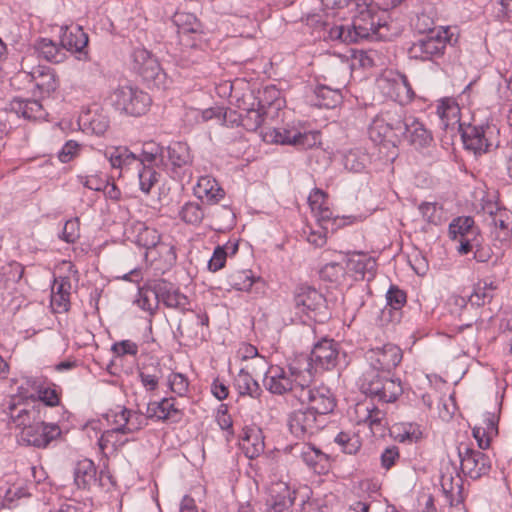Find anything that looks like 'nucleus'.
I'll list each match as a JSON object with an SVG mask.
<instances>
[{"label": "nucleus", "mask_w": 512, "mask_h": 512, "mask_svg": "<svg viewBox=\"0 0 512 512\" xmlns=\"http://www.w3.org/2000/svg\"><path fill=\"white\" fill-rule=\"evenodd\" d=\"M449 30H429V33L412 43L408 49L411 58L420 60H432L443 55L446 48Z\"/></svg>", "instance_id": "0eeeda50"}, {"label": "nucleus", "mask_w": 512, "mask_h": 512, "mask_svg": "<svg viewBox=\"0 0 512 512\" xmlns=\"http://www.w3.org/2000/svg\"><path fill=\"white\" fill-rule=\"evenodd\" d=\"M96 481V467L89 459L79 461L74 468V482L79 489H89Z\"/></svg>", "instance_id": "2f4dec72"}, {"label": "nucleus", "mask_w": 512, "mask_h": 512, "mask_svg": "<svg viewBox=\"0 0 512 512\" xmlns=\"http://www.w3.org/2000/svg\"><path fill=\"white\" fill-rule=\"evenodd\" d=\"M407 126L404 138L416 148H423L430 145L433 140L432 134L415 117L409 116L406 120Z\"/></svg>", "instance_id": "b1692460"}, {"label": "nucleus", "mask_w": 512, "mask_h": 512, "mask_svg": "<svg viewBox=\"0 0 512 512\" xmlns=\"http://www.w3.org/2000/svg\"><path fill=\"white\" fill-rule=\"evenodd\" d=\"M343 273L344 268L338 262L327 263L319 270L320 278L328 282H336Z\"/></svg>", "instance_id": "603ef678"}, {"label": "nucleus", "mask_w": 512, "mask_h": 512, "mask_svg": "<svg viewBox=\"0 0 512 512\" xmlns=\"http://www.w3.org/2000/svg\"><path fill=\"white\" fill-rule=\"evenodd\" d=\"M41 415H40V404L38 406H32L30 408V410L26 413H24L21 417V419L19 421H16L14 424L17 426V427H22L23 428H26V427H30L32 425H34L35 423H37V421L41 420Z\"/></svg>", "instance_id": "6e6d98bb"}, {"label": "nucleus", "mask_w": 512, "mask_h": 512, "mask_svg": "<svg viewBox=\"0 0 512 512\" xmlns=\"http://www.w3.org/2000/svg\"><path fill=\"white\" fill-rule=\"evenodd\" d=\"M151 293L155 303L162 302L168 308L185 310L188 305V298L171 282L164 279L151 281Z\"/></svg>", "instance_id": "ddd939ff"}, {"label": "nucleus", "mask_w": 512, "mask_h": 512, "mask_svg": "<svg viewBox=\"0 0 512 512\" xmlns=\"http://www.w3.org/2000/svg\"><path fill=\"white\" fill-rule=\"evenodd\" d=\"M147 419L149 418L146 412L129 409L128 423L125 426L126 434L135 433L143 429L147 425Z\"/></svg>", "instance_id": "8fccbe9b"}, {"label": "nucleus", "mask_w": 512, "mask_h": 512, "mask_svg": "<svg viewBox=\"0 0 512 512\" xmlns=\"http://www.w3.org/2000/svg\"><path fill=\"white\" fill-rule=\"evenodd\" d=\"M169 385L174 393L182 396L187 392L189 383L188 379L183 374L173 373L169 377Z\"/></svg>", "instance_id": "4d7b16f0"}, {"label": "nucleus", "mask_w": 512, "mask_h": 512, "mask_svg": "<svg viewBox=\"0 0 512 512\" xmlns=\"http://www.w3.org/2000/svg\"><path fill=\"white\" fill-rule=\"evenodd\" d=\"M267 104L270 105L271 102H267ZM265 106L264 100L260 99L258 108L243 109V112L239 113V125L247 131H256L264 121Z\"/></svg>", "instance_id": "7c9ffc66"}, {"label": "nucleus", "mask_w": 512, "mask_h": 512, "mask_svg": "<svg viewBox=\"0 0 512 512\" xmlns=\"http://www.w3.org/2000/svg\"><path fill=\"white\" fill-rule=\"evenodd\" d=\"M35 51L39 56L51 63L59 64L66 60L67 54L62 45H58L48 38H40L34 44Z\"/></svg>", "instance_id": "c85d7f7f"}, {"label": "nucleus", "mask_w": 512, "mask_h": 512, "mask_svg": "<svg viewBox=\"0 0 512 512\" xmlns=\"http://www.w3.org/2000/svg\"><path fill=\"white\" fill-rule=\"evenodd\" d=\"M234 386L242 396L247 395L257 399L262 394L259 383L244 369H241L234 378Z\"/></svg>", "instance_id": "72a5a7b5"}, {"label": "nucleus", "mask_w": 512, "mask_h": 512, "mask_svg": "<svg viewBox=\"0 0 512 512\" xmlns=\"http://www.w3.org/2000/svg\"><path fill=\"white\" fill-rule=\"evenodd\" d=\"M179 215L186 224H198L204 218V210L196 202L186 203L180 210Z\"/></svg>", "instance_id": "37998d69"}, {"label": "nucleus", "mask_w": 512, "mask_h": 512, "mask_svg": "<svg viewBox=\"0 0 512 512\" xmlns=\"http://www.w3.org/2000/svg\"><path fill=\"white\" fill-rule=\"evenodd\" d=\"M461 471L471 479H478L489 473L491 460L488 455L480 450H475L461 444L458 447Z\"/></svg>", "instance_id": "9d476101"}, {"label": "nucleus", "mask_w": 512, "mask_h": 512, "mask_svg": "<svg viewBox=\"0 0 512 512\" xmlns=\"http://www.w3.org/2000/svg\"><path fill=\"white\" fill-rule=\"evenodd\" d=\"M327 9L348 8L352 13L351 27L334 25L328 30V37L333 41L353 43L366 39L376 33L375 23L369 9L371 0H321Z\"/></svg>", "instance_id": "f03ea898"}, {"label": "nucleus", "mask_w": 512, "mask_h": 512, "mask_svg": "<svg viewBox=\"0 0 512 512\" xmlns=\"http://www.w3.org/2000/svg\"><path fill=\"white\" fill-rule=\"evenodd\" d=\"M136 72L149 86L157 89H166L169 84L167 74L160 67L158 60L151 54L147 63L136 66Z\"/></svg>", "instance_id": "6ab92c4d"}, {"label": "nucleus", "mask_w": 512, "mask_h": 512, "mask_svg": "<svg viewBox=\"0 0 512 512\" xmlns=\"http://www.w3.org/2000/svg\"><path fill=\"white\" fill-rule=\"evenodd\" d=\"M36 395H31L32 398H37L46 406H56L60 402L59 395L54 388L44 385L37 386L35 390Z\"/></svg>", "instance_id": "de8ad7c7"}, {"label": "nucleus", "mask_w": 512, "mask_h": 512, "mask_svg": "<svg viewBox=\"0 0 512 512\" xmlns=\"http://www.w3.org/2000/svg\"><path fill=\"white\" fill-rule=\"evenodd\" d=\"M478 226H449L450 234H453V238L456 239V235H460V246L458 251L461 254H467L472 250V243L469 238V234H475Z\"/></svg>", "instance_id": "ea45409f"}, {"label": "nucleus", "mask_w": 512, "mask_h": 512, "mask_svg": "<svg viewBox=\"0 0 512 512\" xmlns=\"http://www.w3.org/2000/svg\"><path fill=\"white\" fill-rule=\"evenodd\" d=\"M109 99L116 110L134 117L144 115L152 102L146 92L133 86H119L111 93Z\"/></svg>", "instance_id": "39448f33"}, {"label": "nucleus", "mask_w": 512, "mask_h": 512, "mask_svg": "<svg viewBox=\"0 0 512 512\" xmlns=\"http://www.w3.org/2000/svg\"><path fill=\"white\" fill-rule=\"evenodd\" d=\"M182 416L183 412L175 405L174 399L167 398V406L165 414L162 415V421H170L172 423H177L181 421Z\"/></svg>", "instance_id": "0e129e2a"}, {"label": "nucleus", "mask_w": 512, "mask_h": 512, "mask_svg": "<svg viewBox=\"0 0 512 512\" xmlns=\"http://www.w3.org/2000/svg\"><path fill=\"white\" fill-rule=\"evenodd\" d=\"M131 233L135 234L134 243L146 249L145 259H156L154 255L158 245L162 242L160 233L154 226H130Z\"/></svg>", "instance_id": "a211bd4d"}, {"label": "nucleus", "mask_w": 512, "mask_h": 512, "mask_svg": "<svg viewBox=\"0 0 512 512\" xmlns=\"http://www.w3.org/2000/svg\"><path fill=\"white\" fill-rule=\"evenodd\" d=\"M399 449L397 446H390L385 448V450L381 454V466L388 470L393 465H395L396 461L399 459Z\"/></svg>", "instance_id": "680f3d73"}, {"label": "nucleus", "mask_w": 512, "mask_h": 512, "mask_svg": "<svg viewBox=\"0 0 512 512\" xmlns=\"http://www.w3.org/2000/svg\"><path fill=\"white\" fill-rule=\"evenodd\" d=\"M166 406L167 398H163L161 401L148 403L146 408L147 417L150 419L162 421V415L165 414Z\"/></svg>", "instance_id": "bf43d9fd"}, {"label": "nucleus", "mask_w": 512, "mask_h": 512, "mask_svg": "<svg viewBox=\"0 0 512 512\" xmlns=\"http://www.w3.org/2000/svg\"><path fill=\"white\" fill-rule=\"evenodd\" d=\"M172 22L177 26L178 34L182 42L185 37L189 35H200L203 30L201 22L192 13L177 11L172 16Z\"/></svg>", "instance_id": "bb28decb"}, {"label": "nucleus", "mask_w": 512, "mask_h": 512, "mask_svg": "<svg viewBox=\"0 0 512 512\" xmlns=\"http://www.w3.org/2000/svg\"><path fill=\"white\" fill-rule=\"evenodd\" d=\"M300 456L306 465L318 474H325L330 469L331 457L310 444L302 447Z\"/></svg>", "instance_id": "5701e85b"}, {"label": "nucleus", "mask_w": 512, "mask_h": 512, "mask_svg": "<svg viewBox=\"0 0 512 512\" xmlns=\"http://www.w3.org/2000/svg\"><path fill=\"white\" fill-rule=\"evenodd\" d=\"M168 159L172 165L173 172L180 177V170L191 166L192 156L187 144L176 142L167 148Z\"/></svg>", "instance_id": "c756f323"}, {"label": "nucleus", "mask_w": 512, "mask_h": 512, "mask_svg": "<svg viewBox=\"0 0 512 512\" xmlns=\"http://www.w3.org/2000/svg\"><path fill=\"white\" fill-rule=\"evenodd\" d=\"M35 87L44 94H50L57 88V79L55 73L46 67L37 69L32 73Z\"/></svg>", "instance_id": "c9c22d12"}, {"label": "nucleus", "mask_w": 512, "mask_h": 512, "mask_svg": "<svg viewBox=\"0 0 512 512\" xmlns=\"http://www.w3.org/2000/svg\"><path fill=\"white\" fill-rule=\"evenodd\" d=\"M301 236L310 244L322 247L327 241L326 226H303Z\"/></svg>", "instance_id": "79ce46f5"}, {"label": "nucleus", "mask_w": 512, "mask_h": 512, "mask_svg": "<svg viewBox=\"0 0 512 512\" xmlns=\"http://www.w3.org/2000/svg\"><path fill=\"white\" fill-rule=\"evenodd\" d=\"M226 250L221 246H217L213 252L211 259L208 262V268L212 272L222 269L226 263Z\"/></svg>", "instance_id": "13d9d810"}, {"label": "nucleus", "mask_w": 512, "mask_h": 512, "mask_svg": "<svg viewBox=\"0 0 512 512\" xmlns=\"http://www.w3.org/2000/svg\"><path fill=\"white\" fill-rule=\"evenodd\" d=\"M293 377L294 380L287 375L284 368L280 366H271L266 372L263 382L265 388L272 394L283 395L289 392L293 397H295L296 388L303 387L304 385L301 381H309L306 379L305 374Z\"/></svg>", "instance_id": "1a4fd4ad"}, {"label": "nucleus", "mask_w": 512, "mask_h": 512, "mask_svg": "<svg viewBox=\"0 0 512 512\" xmlns=\"http://www.w3.org/2000/svg\"><path fill=\"white\" fill-rule=\"evenodd\" d=\"M294 307L297 314H303L309 319L318 320V316L325 314L326 299L311 286H300L294 294Z\"/></svg>", "instance_id": "6e6552de"}, {"label": "nucleus", "mask_w": 512, "mask_h": 512, "mask_svg": "<svg viewBox=\"0 0 512 512\" xmlns=\"http://www.w3.org/2000/svg\"><path fill=\"white\" fill-rule=\"evenodd\" d=\"M377 53L374 50H357L353 55V61L357 62L362 68H371L375 66Z\"/></svg>", "instance_id": "5fc2aeb1"}, {"label": "nucleus", "mask_w": 512, "mask_h": 512, "mask_svg": "<svg viewBox=\"0 0 512 512\" xmlns=\"http://www.w3.org/2000/svg\"><path fill=\"white\" fill-rule=\"evenodd\" d=\"M402 356L401 349L392 343L369 349L365 353L369 368L360 378L362 392L384 403L396 401L403 388L400 379L393 378L391 372L399 365Z\"/></svg>", "instance_id": "f257e3e1"}, {"label": "nucleus", "mask_w": 512, "mask_h": 512, "mask_svg": "<svg viewBox=\"0 0 512 512\" xmlns=\"http://www.w3.org/2000/svg\"><path fill=\"white\" fill-rule=\"evenodd\" d=\"M164 148L154 141L145 142L142 147L138 162L141 163L140 167L158 165L163 162Z\"/></svg>", "instance_id": "e433bc0d"}, {"label": "nucleus", "mask_w": 512, "mask_h": 512, "mask_svg": "<svg viewBox=\"0 0 512 512\" xmlns=\"http://www.w3.org/2000/svg\"><path fill=\"white\" fill-rule=\"evenodd\" d=\"M136 169L138 170L140 190L148 194L152 187L158 182V173L151 166H143Z\"/></svg>", "instance_id": "a18cd8bd"}, {"label": "nucleus", "mask_w": 512, "mask_h": 512, "mask_svg": "<svg viewBox=\"0 0 512 512\" xmlns=\"http://www.w3.org/2000/svg\"><path fill=\"white\" fill-rule=\"evenodd\" d=\"M295 398L320 419L333 412L336 407V399L326 386L310 387L304 384L303 387L296 388Z\"/></svg>", "instance_id": "423d86ee"}, {"label": "nucleus", "mask_w": 512, "mask_h": 512, "mask_svg": "<svg viewBox=\"0 0 512 512\" xmlns=\"http://www.w3.org/2000/svg\"><path fill=\"white\" fill-rule=\"evenodd\" d=\"M308 205L317 222L335 221L339 218L329 206L328 194L322 189L314 188L308 196Z\"/></svg>", "instance_id": "412c9836"}, {"label": "nucleus", "mask_w": 512, "mask_h": 512, "mask_svg": "<svg viewBox=\"0 0 512 512\" xmlns=\"http://www.w3.org/2000/svg\"><path fill=\"white\" fill-rule=\"evenodd\" d=\"M119 433L113 429L106 430L102 433L101 437L98 440V446L102 453H105L106 449L111 447L112 452L117 450L118 446L124 445L128 440H124L122 442H118L116 439Z\"/></svg>", "instance_id": "3c124183"}, {"label": "nucleus", "mask_w": 512, "mask_h": 512, "mask_svg": "<svg viewBox=\"0 0 512 512\" xmlns=\"http://www.w3.org/2000/svg\"><path fill=\"white\" fill-rule=\"evenodd\" d=\"M366 416L364 422L367 423L372 430H383L385 422V413L374 404L365 406Z\"/></svg>", "instance_id": "49530a36"}, {"label": "nucleus", "mask_w": 512, "mask_h": 512, "mask_svg": "<svg viewBox=\"0 0 512 512\" xmlns=\"http://www.w3.org/2000/svg\"><path fill=\"white\" fill-rule=\"evenodd\" d=\"M88 42V35L81 26L72 24L60 28V43L62 47L65 48V52L77 53L78 60L87 61L89 59V54L86 50Z\"/></svg>", "instance_id": "4468645a"}, {"label": "nucleus", "mask_w": 512, "mask_h": 512, "mask_svg": "<svg viewBox=\"0 0 512 512\" xmlns=\"http://www.w3.org/2000/svg\"><path fill=\"white\" fill-rule=\"evenodd\" d=\"M194 194L201 200L208 203H217L225 195L224 190L216 179L210 176H202L194 187Z\"/></svg>", "instance_id": "a878e982"}, {"label": "nucleus", "mask_w": 512, "mask_h": 512, "mask_svg": "<svg viewBox=\"0 0 512 512\" xmlns=\"http://www.w3.org/2000/svg\"><path fill=\"white\" fill-rule=\"evenodd\" d=\"M80 182L88 189L102 191L107 179L98 175L80 176Z\"/></svg>", "instance_id": "774afa93"}, {"label": "nucleus", "mask_w": 512, "mask_h": 512, "mask_svg": "<svg viewBox=\"0 0 512 512\" xmlns=\"http://www.w3.org/2000/svg\"><path fill=\"white\" fill-rule=\"evenodd\" d=\"M461 137L464 147L475 154L487 152L491 145L486 137V130L483 126L469 125L462 131Z\"/></svg>", "instance_id": "4be33fe9"}, {"label": "nucleus", "mask_w": 512, "mask_h": 512, "mask_svg": "<svg viewBox=\"0 0 512 512\" xmlns=\"http://www.w3.org/2000/svg\"><path fill=\"white\" fill-rule=\"evenodd\" d=\"M113 168L130 170L131 167L139 168L138 156L126 147H114L105 153Z\"/></svg>", "instance_id": "cd10ccee"}, {"label": "nucleus", "mask_w": 512, "mask_h": 512, "mask_svg": "<svg viewBox=\"0 0 512 512\" xmlns=\"http://www.w3.org/2000/svg\"><path fill=\"white\" fill-rule=\"evenodd\" d=\"M136 303L141 309L149 311L150 313H153L157 308L158 304L155 303V298L151 293V281L144 287L139 288Z\"/></svg>", "instance_id": "09e8293b"}, {"label": "nucleus", "mask_w": 512, "mask_h": 512, "mask_svg": "<svg viewBox=\"0 0 512 512\" xmlns=\"http://www.w3.org/2000/svg\"><path fill=\"white\" fill-rule=\"evenodd\" d=\"M407 118L401 107L382 110L369 126L370 139L396 147L404 139Z\"/></svg>", "instance_id": "20e7f679"}, {"label": "nucleus", "mask_w": 512, "mask_h": 512, "mask_svg": "<svg viewBox=\"0 0 512 512\" xmlns=\"http://www.w3.org/2000/svg\"><path fill=\"white\" fill-rule=\"evenodd\" d=\"M498 286L494 281L487 279L478 281L474 286L473 293L469 296V302L473 306H483L490 303Z\"/></svg>", "instance_id": "473e14b6"}, {"label": "nucleus", "mask_w": 512, "mask_h": 512, "mask_svg": "<svg viewBox=\"0 0 512 512\" xmlns=\"http://www.w3.org/2000/svg\"><path fill=\"white\" fill-rule=\"evenodd\" d=\"M418 209L422 215L423 221L427 222L428 224H440L442 222L448 221V213L444 210L440 203L422 202Z\"/></svg>", "instance_id": "f704fd0d"}, {"label": "nucleus", "mask_w": 512, "mask_h": 512, "mask_svg": "<svg viewBox=\"0 0 512 512\" xmlns=\"http://www.w3.org/2000/svg\"><path fill=\"white\" fill-rule=\"evenodd\" d=\"M295 491H291L285 483H277L270 490V497L267 499L269 512H291L294 504Z\"/></svg>", "instance_id": "aec40b11"}, {"label": "nucleus", "mask_w": 512, "mask_h": 512, "mask_svg": "<svg viewBox=\"0 0 512 512\" xmlns=\"http://www.w3.org/2000/svg\"><path fill=\"white\" fill-rule=\"evenodd\" d=\"M347 269L355 274L356 279L368 280L374 278L377 268L375 258L363 252H353L347 255Z\"/></svg>", "instance_id": "f3484780"}, {"label": "nucleus", "mask_w": 512, "mask_h": 512, "mask_svg": "<svg viewBox=\"0 0 512 512\" xmlns=\"http://www.w3.org/2000/svg\"><path fill=\"white\" fill-rule=\"evenodd\" d=\"M164 256V261L168 265H173L176 262L177 256L173 245L161 242L154 252V255Z\"/></svg>", "instance_id": "338daca9"}, {"label": "nucleus", "mask_w": 512, "mask_h": 512, "mask_svg": "<svg viewBox=\"0 0 512 512\" xmlns=\"http://www.w3.org/2000/svg\"><path fill=\"white\" fill-rule=\"evenodd\" d=\"M339 362V344L333 339H322L317 342L310 355H300L289 364L291 376L307 374L308 381L318 371L331 370Z\"/></svg>", "instance_id": "7ed1b4c3"}, {"label": "nucleus", "mask_w": 512, "mask_h": 512, "mask_svg": "<svg viewBox=\"0 0 512 512\" xmlns=\"http://www.w3.org/2000/svg\"><path fill=\"white\" fill-rule=\"evenodd\" d=\"M61 435V430L56 424L45 423L39 420L30 427L23 428L18 436L19 443L36 448H46L50 442Z\"/></svg>", "instance_id": "9b49d317"}, {"label": "nucleus", "mask_w": 512, "mask_h": 512, "mask_svg": "<svg viewBox=\"0 0 512 512\" xmlns=\"http://www.w3.org/2000/svg\"><path fill=\"white\" fill-rule=\"evenodd\" d=\"M112 351L118 356L133 355L138 353V346L130 340L116 342L112 346Z\"/></svg>", "instance_id": "052dcab7"}, {"label": "nucleus", "mask_w": 512, "mask_h": 512, "mask_svg": "<svg viewBox=\"0 0 512 512\" xmlns=\"http://www.w3.org/2000/svg\"><path fill=\"white\" fill-rule=\"evenodd\" d=\"M288 425L290 432L296 438L305 439L323 429L325 423L319 416L303 407L291 413Z\"/></svg>", "instance_id": "f8f14e48"}, {"label": "nucleus", "mask_w": 512, "mask_h": 512, "mask_svg": "<svg viewBox=\"0 0 512 512\" xmlns=\"http://www.w3.org/2000/svg\"><path fill=\"white\" fill-rule=\"evenodd\" d=\"M161 377L162 371L160 368H154L153 373H150L147 369L139 372L140 381L148 391L157 389Z\"/></svg>", "instance_id": "864d4df0"}, {"label": "nucleus", "mask_w": 512, "mask_h": 512, "mask_svg": "<svg viewBox=\"0 0 512 512\" xmlns=\"http://www.w3.org/2000/svg\"><path fill=\"white\" fill-rule=\"evenodd\" d=\"M243 449L248 458L253 459L260 455L264 450V443L259 438V433H245L242 439Z\"/></svg>", "instance_id": "c03bdc74"}, {"label": "nucleus", "mask_w": 512, "mask_h": 512, "mask_svg": "<svg viewBox=\"0 0 512 512\" xmlns=\"http://www.w3.org/2000/svg\"><path fill=\"white\" fill-rule=\"evenodd\" d=\"M208 322L207 314L190 312L183 319H180L177 332L181 337L190 340H204L205 327L208 326Z\"/></svg>", "instance_id": "dca6fc26"}, {"label": "nucleus", "mask_w": 512, "mask_h": 512, "mask_svg": "<svg viewBox=\"0 0 512 512\" xmlns=\"http://www.w3.org/2000/svg\"><path fill=\"white\" fill-rule=\"evenodd\" d=\"M9 110L26 120H37L45 117L41 103L34 99L14 98L9 103Z\"/></svg>", "instance_id": "393cba45"}, {"label": "nucleus", "mask_w": 512, "mask_h": 512, "mask_svg": "<svg viewBox=\"0 0 512 512\" xmlns=\"http://www.w3.org/2000/svg\"><path fill=\"white\" fill-rule=\"evenodd\" d=\"M263 140L270 143L282 145H294L301 148L310 146L308 143L309 135L301 133L296 129L287 128H268L262 133Z\"/></svg>", "instance_id": "2eb2a0df"}, {"label": "nucleus", "mask_w": 512, "mask_h": 512, "mask_svg": "<svg viewBox=\"0 0 512 512\" xmlns=\"http://www.w3.org/2000/svg\"><path fill=\"white\" fill-rule=\"evenodd\" d=\"M228 284L238 291H250L260 278H255L251 270L234 271L227 277Z\"/></svg>", "instance_id": "4c0bfd02"}, {"label": "nucleus", "mask_w": 512, "mask_h": 512, "mask_svg": "<svg viewBox=\"0 0 512 512\" xmlns=\"http://www.w3.org/2000/svg\"><path fill=\"white\" fill-rule=\"evenodd\" d=\"M315 95L318 99L317 105L325 108H334L342 100L339 89H331L324 85H320L315 89Z\"/></svg>", "instance_id": "58836bf2"}, {"label": "nucleus", "mask_w": 512, "mask_h": 512, "mask_svg": "<svg viewBox=\"0 0 512 512\" xmlns=\"http://www.w3.org/2000/svg\"><path fill=\"white\" fill-rule=\"evenodd\" d=\"M344 167L349 171L358 173L365 168V164L356 152L350 151L344 156Z\"/></svg>", "instance_id": "e2e57ef3"}, {"label": "nucleus", "mask_w": 512, "mask_h": 512, "mask_svg": "<svg viewBox=\"0 0 512 512\" xmlns=\"http://www.w3.org/2000/svg\"><path fill=\"white\" fill-rule=\"evenodd\" d=\"M111 416L113 417V423L116 425L112 429L120 434H126L125 426L128 423L129 409L123 407L119 412H115Z\"/></svg>", "instance_id": "69168bd1"}, {"label": "nucleus", "mask_w": 512, "mask_h": 512, "mask_svg": "<svg viewBox=\"0 0 512 512\" xmlns=\"http://www.w3.org/2000/svg\"><path fill=\"white\" fill-rule=\"evenodd\" d=\"M386 299H387V306L388 309L385 308L382 311V316L385 317L386 313L388 312L391 314L392 310L398 311L400 310L406 303V293L401 290L398 286L391 285L389 290L386 293Z\"/></svg>", "instance_id": "a19ab883"}]
</instances>
